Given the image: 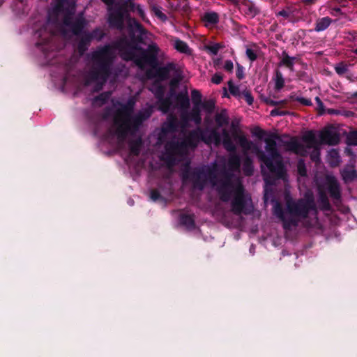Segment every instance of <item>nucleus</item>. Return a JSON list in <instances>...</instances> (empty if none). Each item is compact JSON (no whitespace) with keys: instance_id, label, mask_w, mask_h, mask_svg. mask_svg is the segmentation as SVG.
<instances>
[{"instance_id":"f257e3e1","label":"nucleus","mask_w":357,"mask_h":357,"mask_svg":"<svg viewBox=\"0 0 357 357\" xmlns=\"http://www.w3.org/2000/svg\"><path fill=\"white\" fill-rule=\"evenodd\" d=\"M114 50H118L121 58L126 61H133L140 69L146 66L155 68L159 64L160 48L155 43L149 44L146 49L139 45H132L126 38H121L112 45L99 47L91 54L92 66L88 75L86 84L96 82L95 91L101 90L112 74L115 59Z\"/></svg>"},{"instance_id":"f03ea898","label":"nucleus","mask_w":357,"mask_h":357,"mask_svg":"<svg viewBox=\"0 0 357 357\" xmlns=\"http://www.w3.org/2000/svg\"><path fill=\"white\" fill-rule=\"evenodd\" d=\"M135 100L130 98L121 105L114 118V124L116 126V133L119 139H124L128 134L135 135L142 123L152 114L151 109H146L132 116Z\"/></svg>"},{"instance_id":"7ed1b4c3","label":"nucleus","mask_w":357,"mask_h":357,"mask_svg":"<svg viewBox=\"0 0 357 357\" xmlns=\"http://www.w3.org/2000/svg\"><path fill=\"white\" fill-rule=\"evenodd\" d=\"M217 191L220 200L223 202H228L233 197L231 207L234 214L250 215L252 213L253 208L250 197L246 194L242 183H238L234 185L232 183L230 175H226L225 178L220 181Z\"/></svg>"},{"instance_id":"20e7f679","label":"nucleus","mask_w":357,"mask_h":357,"mask_svg":"<svg viewBox=\"0 0 357 357\" xmlns=\"http://www.w3.org/2000/svg\"><path fill=\"white\" fill-rule=\"evenodd\" d=\"M276 139H280V136L276 133H271L268 137L264 139L265 149L268 155H266L257 146H254V152L259 160L266 165L268 171L276 178L283 179L286 176V169L282 155L277 147Z\"/></svg>"},{"instance_id":"39448f33","label":"nucleus","mask_w":357,"mask_h":357,"mask_svg":"<svg viewBox=\"0 0 357 357\" xmlns=\"http://www.w3.org/2000/svg\"><path fill=\"white\" fill-rule=\"evenodd\" d=\"M54 10L58 14H63L62 25L64 34L68 31L74 36H79L84 31L87 21L82 13L75 15V0H56Z\"/></svg>"},{"instance_id":"423d86ee","label":"nucleus","mask_w":357,"mask_h":357,"mask_svg":"<svg viewBox=\"0 0 357 357\" xmlns=\"http://www.w3.org/2000/svg\"><path fill=\"white\" fill-rule=\"evenodd\" d=\"M302 140L303 142L306 143L305 146L300 143L295 137H292L290 141L284 142V146L287 151L301 156H306L307 154V149L313 148L314 151L310 158L313 161L318 160L319 159V151L317 146L319 143L317 139L314 132L313 130L306 132L303 135Z\"/></svg>"},{"instance_id":"0eeeda50","label":"nucleus","mask_w":357,"mask_h":357,"mask_svg":"<svg viewBox=\"0 0 357 357\" xmlns=\"http://www.w3.org/2000/svg\"><path fill=\"white\" fill-rule=\"evenodd\" d=\"M217 178L215 172L209 167H195L192 170L187 168L182 173L183 181L192 182L193 188L199 190H204L208 180L213 185H215Z\"/></svg>"},{"instance_id":"6e6552de","label":"nucleus","mask_w":357,"mask_h":357,"mask_svg":"<svg viewBox=\"0 0 357 357\" xmlns=\"http://www.w3.org/2000/svg\"><path fill=\"white\" fill-rule=\"evenodd\" d=\"M286 207L291 216L300 219L308 218L311 211L317 212L314 196L312 193H306L303 198L294 200L291 197L286 198Z\"/></svg>"},{"instance_id":"1a4fd4ad","label":"nucleus","mask_w":357,"mask_h":357,"mask_svg":"<svg viewBox=\"0 0 357 357\" xmlns=\"http://www.w3.org/2000/svg\"><path fill=\"white\" fill-rule=\"evenodd\" d=\"M165 148L167 152L165 160L169 165L174 163L176 155H183L188 153L189 149L183 139L181 141L172 140L167 142Z\"/></svg>"},{"instance_id":"9d476101","label":"nucleus","mask_w":357,"mask_h":357,"mask_svg":"<svg viewBox=\"0 0 357 357\" xmlns=\"http://www.w3.org/2000/svg\"><path fill=\"white\" fill-rule=\"evenodd\" d=\"M128 30L130 39L128 41L132 43V45H139L144 43L147 31L135 18L128 19Z\"/></svg>"},{"instance_id":"9b49d317","label":"nucleus","mask_w":357,"mask_h":357,"mask_svg":"<svg viewBox=\"0 0 357 357\" xmlns=\"http://www.w3.org/2000/svg\"><path fill=\"white\" fill-rule=\"evenodd\" d=\"M126 19L128 20L129 17L124 13V8L119 6V3L115 4L113 8L109 9L107 23L110 28L123 29Z\"/></svg>"},{"instance_id":"f8f14e48","label":"nucleus","mask_w":357,"mask_h":357,"mask_svg":"<svg viewBox=\"0 0 357 357\" xmlns=\"http://www.w3.org/2000/svg\"><path fill=\"white\" fill-rule=\"evenodd\" d=\"M178 68L173 62H169L164 66H157L146 70V74L149 79L156 78L158 81H165L169 78L171 72H176Z\"/></svg>"},{"instance_id":"ddd939ff","label":"nucleus","mask_w":357,"mask_h":357,"mask_svg":"<svg viewBox=\"0 0 357 357\" xmlns=\"http://www.w3.org/2000/svg\"><path fill=\"white\" fill-rule=\"evenodd\" d=\"M319 137L321 144L330 146L337 145L340 141V135L331 129L323 130Z\"/></svg>"},{"instance_id":"4468645a","label":"nucleus","mask_w":357,"mask_h":357,"mask_svg":"<svg viewBox=\"0 0 357 357\" xmlns=\"http://www.w3.org/2000/svg\"><path fill=\"white\" fill-rule=\"evenodd\" d=\"M202 132V130L200 128L189 131L183 139L189 149H195L197 147L199 142H201Z\"/></svg>"},{"instance_id":"2eb2a0df","label":"nucleus","mask_w":357,"mask_h":357,"mask_svg":"<svg viewBox=\"0 0 357 357\" xmlns=\"http://www.w3.org/2000/svg\"><path fill=\"white\" fill-rule=\"evenodd\" d=\"M327 190L330 197L333 200H340L341 199L340 186L334 176H328L326 178Z\"/></svg>"},{"instance_id":"dca6fc26","label":"nucleus","mask_w":357,"mask_h":357,"mask_svg":"<svg viewBox=\"0 0 357 357\" xmlns=\"http://www.w3.org/2000/svg\"><path fill=\"white\" fill-rule=\"evenodd\" d=\"M77 50L80 55H83L89 49L92 41L91 38L88 34V31H84L79 36Z\"/></svg>"},{"instance_id":"f3484780","label":"nucleus","mask_w":357,"mask_h":357,"mask_svg":"<svg viewBox=\"0 0 357 357\" xmlns=\"http://www.w3.org/2000/svg\"><path fill=\"white\" fill-rule=\"evenodd\" d=\"M175 100L177 105L182 111L186 112L190 108V102L187 89H185L184 91L178 93L176 95Z\"/></svg>"},{"instance_id":"a211bd4d","label":"nucleus","mask_w":357,"mask_h":357,"mask_svg":"<svg viewBox=\"0 0 357 357\" xmlns=\"http://www.w3.org/2000/svg\"><path fill=\"white\" fill-rule=\"evenodd\" d=\"M42 31L43 30L36 32V34L38 35L40 39L37 41L36 45L37 47H41L42 51L46 54L50 51L49 45L52 38V35L50 33H46L47 36L43 38L41 33Z\"/></svg>"},{"instance_id":"6ab92c4d","label":"nucleus","mask_w":357,"mask_h":357,"mask_svg":"<svg viewBox=\"0 0 357 357\" xmlns=\"http://www.w3.org/2000/svg\"><path fill=\"white\" fill-rule=\"evenodd\" d=\"M178 126L179 123L177 117L171 114L167 118V121L162 129L165 132H174L177 131Z\"/></svg>"},{"instance_id":"aec40b11","label":"nucleus","mask_w":357,"mask_h":357,"mask_svg":"<svg viewBox=\"0 0 357 357\" xmlns=\"http://www.w3.org/2000/svg\"><path fill=\"white\" fill-rule=\"evenodd\" d=\"M341 175L344 183H350L357 178V171L354 167H347L341 171Z\"/></svg>"},{"instance_id":"412c9836","label":"nucleus","mask_w":357,"mask_h":357,"mask_svg":"<svg viewBox=\"0 0 357 357\" xmlns=\"http://www.w3.org/2000/svg\"><path fill=\"white\" fill-rule=\"evenodd\" d=\"M206 26H214L219 22V15L216 12H206L202 18Z\"/></svg>"},{"instance_id":"4be33fe9","label":"nucleus","mask_w":357,"mask_h":357,"mask_svg":"<svg viewBox=\"0 0 357 357\" xmlns=\"http://www.w3.org/2000/svg\"><path fill=\"white\" fill-rule=\"evenodd\" d=\"M157 105L158 110L166 114L170 110L172 105V98L168 96H163L162 98L157 100Z\"/></svg>"},{"instance_id":"5701e85b","label":"nucleus","mask_w":357,"mask_h":357,"mask_svg":"<svg viewBox=\"0 0 357 357\" xmlns=\"http://www.w3.org/2000/svg\"><path fill=\"white\" fill-rule=\"evenodd\" d=\"M296 59V57L290 56L286 51H283L282 52V58L279 63V66H284L289 68L290 70H293L294 61Z\"/></svg>"},{"instance_id":"b1692460","label":"nucleus","mask_w":357,"mask_h":357,"mask_svg":"<svg viewBox=\"0 0 357 357\" xmlns=\"http://www.w3.org/2000/svg\"><path fill=\"white\" fill-rule=\"evenodd\" d=\"M299 219L297 217L291 216L290 218H287L286 216L281 220L282 222L283 229L285 231H291L292 227H296L299 224Z\"/></svg>"},{"instance_id":"393cba45","label":"nucleus","mask_w":357,"mask_h":357,"mask_svg":"<svg viewBox=\"0 0 357 357\" xmlns=\"http://www.w3.org/2000/svg\"><path fill=\"white\" fill-rule=\"evenodd\" d=\"M319 207L323 211H330L331 206L325 191L322 190H319Z\"/></svg>"},{"instance_id":"a878e982","label":"nucleus","mask_w":357,"mask_h":357,"mask_svg":"<svg viewBox=\"0 0 357 357\" xmlns=\"http://www.w3.org/2000/svg\"><path fill=\"white\" fill-rule=\"evenodd\" d=\"M143 142L141 137L129 142V150L131 155L138 156L140 153Z\"/></svg>"},{"instance_id":"bb28decb","label":"nucleus","mask_w":357,"mask_h":357,"mask_svg":"<svg viewBox=\"0 0 357 357\" xmlns=\"http://www.w3.org/2000/svg\"><path fill=\"white\" fill-rule=\"evenodd\" d=\"M179 222L181 225L185 226L189 229H192L195 227V222L193 215L181 214L179 217Z\"/></svg>"},{"instance_id":"cd10ccee","label":"nucleus","mask_w":357,"mask_h":357,"mask_svg":"<svg viewBox=\"0 0 357 357\" xmlns=\"http://www.w3.org/2000/svg\"><path fill=\"white\" fill-rule=\"evenodd\" d=\"M332 20L329 17H324L317 20L314 31L320 32L326 30L331 24Z\"/></svg>"},{"instance_id":"c85d7f7f","label":"nucleus","mask_w":357,"mask_h":357,"mask_svg":"<svg viewBox=\"0 0 357 357\" xmlns=\"http://www.w3.org/2000/svg\"><path fill=\"white\" fill-rule=\"evenodd\" d=\"M241 167V158L238 155L234 153L229 157L228 167L231 171L237 172Z\"/></svg>"},{"instance_id":"c756f323","label":"nucleus","mask_w":357,"mask_h":357,"mask_svg":"<svg viewBox=\"0 0 357 357\" xmlns=\"http://www.w3.org/2000/svg\"><path fill=\"white\" fill-rule=\"evenodd\" d=\"M222 136H223V145L225 149L229 152L235 153L236 146L231 141L230 136L229 135L228 131L226 129L222 130Z\"/></svg>"},{"instance_id":"7c9ffc66","label":"nucleus","mask_w":357,"mask_h":357,"mask_svg":"<svg viewBox=\"0 0 357 357\" xmlns=\"http://www.w3.org/2000/svg\"><path fill=\"white\" fill-rule=\"evenodd\" d=\"M243 171L245 176H250L253 174L254 172V166L252 158L246 155L243 160Z\"/></svg>"},{"instance_id":"2f4dec72","label":"nucleus","mask_w":357,"mask_h":357,"mask_svg":"<svg viewBox=\"0 0 357 357\" xmlns=\"http://www.w3.org/2000/svg\"><path fill=\"white\" fill-rule=\"evenodd\" d=\"M275 82V89L276 91L281 90L284 86V79L280 70L276 69L275 70V76L273 77Z\"/></svg>"},{"instance_id":"473e14b6","label":"nucleus","mask_w":357,"mask_h":357,"mask_svg":"<svg viewBox=\"0 0 357 357\" xmlns=\"http://www.w3.org/2000/svg\"><path fill=\"white\" fill-rule=\"evenodd\" d=\"M188 114L190 116L191 121H194L195 124L199 125L201 123V106L193 105L191 112Z\"/></svg>"},{"instance_id":"72a5a7b5","label":"nucleus","mask_w":357,"mask_h":357,"mask_svg":"<svg viewBox=\"0 0 357 357\" xmlns=\"http://www.w3.org/2000/svg\"><path fill=\"white\" fill-rule=\"evenodd\" d=\"M215 121L218 127L227 126L229 123V117L226 110H222L220 113H218L215 116Z\"/></svg>"},{"instance_id":"f704fd0d","label":"nucleus","mask_w":357,"mask_h":357,"mask_svg":"<svg viewBox=\"0 0 357 357\" xmlns=\"http://www.w3.org/2000/svg\"><path fill=\"white\" fill-rule=\"evenodd\" d=\"M137 5V4H135L132 0H127L121 4L119 3V6L124 8V13L129 18L130 17L129 11L135 12Z\"/></svg>"},{"instance_id":"c9c22d12","label":"nucleus","mask_w":357,"mask_h":357,"mask_svg":"<svg viewBox=\"0 0 357 357\" xmlns=\"http://www.w3.org/2000/svg\"><path fill=\"white\" fill-rule=\"evenodd\" d=\"M227 85L230 94L235 98L241 99L242 92L240 91L239 86L234 85L232 79L228 81Z\"/></svg>"},{"instance_id":"e433bc0d","label":"nucleus","mask_w":357,"mask_h":357,"mask_svg":"<svg viewBox=\"0 0 357 357\" xmlns=\"http://www.w3.org/2000/svg\"><path fill=\"white\" fill-rule=\"evenodd\" d=\"M88 34L91 38V40H96L100 41L105 36V31L100 27L95 28L91 32L88 31Z\"/></svg>"},{"instance_id":"4c0bfd02","label":"nucleus","mask_w":357,"mask_h":357,"mask_svg":"<svg viewBox=\"0 0 357 357\" xmlns=\"http://www.w3.org/2000/svg\"><path fill=\"white\" fill-rule=\"evenodd\" d=\"M174 77L169 81V87L176 89L178 86L179 82L181 81L182 72L178 68L176 72L174 73Z\"/></svg>"},{"instance_id":"58836bf2","label":"nucleus","mask_w":357,"mask_h":357,"mask_svg":"<svg viewBox=\"0 0 357 357\" xmlns=\"http://www.w3.org/2000/svg\"><path fill=\"white\" fill-rule=\"evenodd\" d=\"M154 90L153 91V93L157 99L158 100L160 98H162L163 96H165V87L162 85L161 84L155 82L153 85Z\"/></svg>"},{"instance_id":"ea45409f","label":"nucleus","mask_w":357,"mask_h":357,"mask_svg":"<svg viewBox=\"0 0 357 357\" xmlns=\"http://www.w3.org/2000/svg\"><path fill=\"white\" fill-rule=\"evenodd\" d=\"M239 145L245 150L249 151L252 149L254 151V146H255L252 142L248 140L246 137L241 136L238 139Z\"/></svg>"},{"instance_id":"a19ab883","label":"nucleus","mask_w":357,"mask_h":357,"mask_svg":"<svg viewBox=\"0 0 357 357\" xmlns=\"http://www.w3.org/2000/svg\"><path fill=\"white\" fill-rule=\"evenodd\" d=\"M295 9L291 6H287L282 10L276 13V16H282L285 19H288L293 16L294 14Z\"/></svg>"},{"instance_id":"79ce46f5","label":"nucleus","mask_w":357,"mask_h":357,"mask_svg":"<svg viewBox=\"0 0 357 357\" xmlns=\"http://www.w3.org/2000/svg\"><path fill=\"white\" fill-rule=\"evenodd\" d=\"M174 48L181 53H188L190 50L188 44L178 38L175 40Z\"/></svg>"},{"instance_id":"37998d69","label":"nucleus","mask_w":357,"mask_h":357,"mask_svg":"<svg viewBox=\"0 0 357 357\" xmlns=\"http://www.w3.org/2000/svg\"><path fill=\"white\" fill-rule=\"evenodd\" d=\"M202 96L199 91L197 89H192L191 91V99L193 105L201 106L202 105Z\"/></svg>"},{"instance_id":"c03bdc74","label":"nucleus","mask_w":357,"mask_h":357,"mask_svg":"<svg viewBox=\"0 0 357 357\" xmlns=\"http://www.w3.org/2000/svg\"><path fill=\"white\" fill-rule=\"evenodd\" d=\"M151 10L154 15L162 22H165L167 20V15L162 12L161 7L153 5L151 6Z\"/></svg>"},{"instance_id":"a18cd8bd","label":"nucleus","mask_w":357,"mask_h":357,"mask_svg":"<svg viewBox=\"0 0 357 357\" xmlns=\"http://www.w3.org/2000/svg\"><path fill=\"white\" fill-rule=\"evenodd\" d=\"M274 214L281 220L285 217L284 212L282 204L280 202H276L273 207Z\"/></svg>"},{"instance_id":"49530a36","label":"nucleus","mask_w":357,"mask_h":357,"mask_svg":"<svg viewBox=\"0 0 357 357\" xmlns=\"http://www.w3.org/2000/svg\"><path fill=\"white\" fill-rule=\"evenodd\" d=\"M347 144L349 146H357V130L349 133L347 137Z\"/></svg>"},{"instance_id":"de8ad7c7","label":"nucleus","mask_w":357,"mask_h":357,"mask_svg":"<svg viewBox=\"0 0 357 357\" xmlns=\"http://www.w3.org/2000/svg\"><path fill=\"white\" fill-rule=\"evenodd\" d=\"M189 121H191V119L188 112H187V111H183V112L181 114V127L182 128H185L188 126Z\"/></svg>"},{"instance_id":"09e8293b","label":"nucleus","mask_w":357,"mask_h":357,"mask_svg":"<svg viewBox=\"0 0 357 357\" xmlns=\"http://www.w3.org/2000/svg\"><path fill=\"white\" fill-rule=\"evenodd\" d=\"M201 107L206 110L208 113H211L215 108V102L212 100H208L202 102Z\"/></svg>"},{"instance_id":"8fccbe9b","label":"nucleus","mask_w":357,"mask_h":357,"mask_svg":"<svg viewBox=\"0 0 357 357\" xmlns=\"http://www.w3.org/2000/svg\"><path fill=\"white\" fill-rule=\"evenodd\" d=\"M335 70L339 75H342L348 70V66L344 62H340L335 66Z\"/></svg>"},{"instance_id":"3c124183","label":"nucleus","mask_w":357,"mask_h":357,"mask_svg":"<svg viewBox=\"0 0 357 357\" xmlns=\"http://www.w3.org/2000/svg\"><path fill=\"white\" fill-rule=\"evenodd\" d=\"M243 97L245 101L248 103V105H252L254 102V98L249 90H244L242 91L241 98Z\"/></svg>"},{"instance_id":"603ef678","label":"nucleus","mask_w":357,"mask_h":357,"mask_svg":"<svg viewBox=\"0 0 357 357\" xmlns=\"http://www.w3.org/2000/svg\"><path fill=\"white\" fill-rule=\"evenodd\" d=\"M264 102L267 105H271V106H282V107L284 106L287 103V100H280V101H275V100H272L271 98H266L264 100Z\"/></svg>"},{"instance_id":"864d4df0","label":"nucleus","mask_w":357,"mask_h":357,"mask_svg":"<svg viewBox=\"0 0 357 357\" xmlns=\"http://www.w3.org/2000/svg\"><path fill=\"white\" fill-rule=\"evenodd\" d=\"M109 96L110 93H102L95 98V101L100 102V105H104L108 101Z\"/></svg>"},{"instance_id":"5fc2aeb1","label":"nucleus","mask_w":357,"mask_h":357,"mask_svg":"<svg viewBox=\"0 0 357 357\" xmlns=\"http://www.w3.org/2000/svg\"><path fill=\"white\" fill-rule=\"evenodd\" d=\"M248 6L247 15H251L252 17L256 16L259 13V10L252 3L246 4Z\"/></svg>"},{"instance_id":"6e6d98bb","label":"nucleus","mask_w":357,"mask_h":357,"mask_svg":"<svg viewBox=\"0 0 357 357\" xmlns=\"http://www.w3.org/2000/svg\"><path fill=\"white\" fill-rule=\"evenodd\" d=\"M252 133L254 136L257 137L259 139H262L266 135V132L259 127L255 128L252 131Z\"/></svg>"},{"instance_id":"4d7b16f0","label":"nucleus","mask_w":357,"mask_h":357,"mask_svg":"<svg viewBox=\"0 0 357 357\" xmlns=\"http://www.w3.org/2000/svg\"><path fill=\"white\" fill-rule=\"evenodd\" d=\"M298 172L301 176H305L307 175L306 167L302 160H301L298 163Z\"/></svg>"},{"instance_id":"13d9d810","label":"nucleus","mask_w":357,"mask_h":357,"mask_svg":"<svg viewBox=\"0 0 357 357\" xmlns=\"http://www.w3.org/2000/svg\"><path fill=\"white\" fill-rule=\"evenodd\" d=\"M236 75L239 80L243 79L245 77L244 68L238 63H236Z\"/></svg>"},{"instance_id":"bf43d9fd","label":"nucleus","mask_w":357,"mask_h":357,"mask_svg":"<svg viewBox=\"0 0 357 357\" xmlns=\"http://www.w3.org/2000/svg\"><path fill=\"white\" fill-rule=\"evenodd\" d=\"M247 57L252 62L257 59V54L255 50L251 48H247L245 51Z\"/></svg>"},{"instance_id":"052dcab7","label":"nucleus","mask_w":357,"mask_h":357,"mask_svg":"<svg viewBox=\"0 0 357 357\" xmlns=\"http://www.w3.org/2000/svg\"><path fill=\"white\" fill-rule=\"evenodd\" d=\"M223 69L229 73H233L234 63L231 60H226L222 66Z\"/></svg>"},{"instance_id":"680f3d73","label":"nucleus","mask_w":357,"mask_h":357,"mask_svg":"<svg viewBox=\"0 0 357 357\" xmlns=\"http://www.w3.org/2000/svg\"><path fill=\"white\" fill-rule=\"evenodd\" d=\"M287 113H288L287 112L282 110L281 109V107H275L271 111L270 114L272 116H284Z\"/></svg>"},{"instance_id":"e2e57ef3","label":"nucleus","mask_w":357,"mask_h":357,"mask_svg":"<svg viewBox=\"0 0 357 357\" xmlns=\"http://www.w3.org/2000/svg\"><path fill=\"white\" fill-rule=\"evenodd\" d=\"M222 47L223 46L220 43H215L212 45H209L208 49L213 55H217L220 49H221Z\"/></svg>"},{"instance_id":"0e129e2a","label":"nucleus","mask_w":357,"mask_h":357,"mask_svg":"<svg viewBox=\"0 0 357 357\" xmlns=\"http://www.w3.org/2000/svg\"><path fill=\"white\" fill-rule=\"evenodd\" d=\"M211 137L215 144H219L221 142V135L216 130H211Z\"/></svg>"},{"instance_id":"69168bd1","label":"nucleus","mask_w":357,"mask_h":357,"mask_svg":"<svg viewBox=\"0 0 357 357\" xmlns=\"http://www.w3.org/2000/svg\"><path fill=\"white\" fill-rule=\"evenodd\" d=\"M150 197L151 199L154 202L162 199L160 192L156 189H153L151 190Z\"/></svg>"},{"instance_id":"338daca9","label":"nucleus","mask_w":357,"mask_h":357,"mask_svg":"<svg viewBox=\"0 0 357 357\" xmlns=\"http://www.w3.org/2000/svg\"><path fill=\"white\" fill-rule=\"evenodd\" d=\"M135 12L137 13L138 15L143 21L145 22L147 20L146 13L139 4L137 5Z\"/></svg>"},{"instance_id":"774afa93","label":"nucleus","mask_w":357,"mask_h":357,"mask_svg":"<svg viewBox=\"0 0 357 357\" xmlns=\"http://www.w3.org/2000/svg\"><path fill=\"white\" fill-rule=\"evenodd\" d=\"M222 80H223V75L220 73H215L211 78V82L215 84H220Z\"/></svg>"}]
</instances>
